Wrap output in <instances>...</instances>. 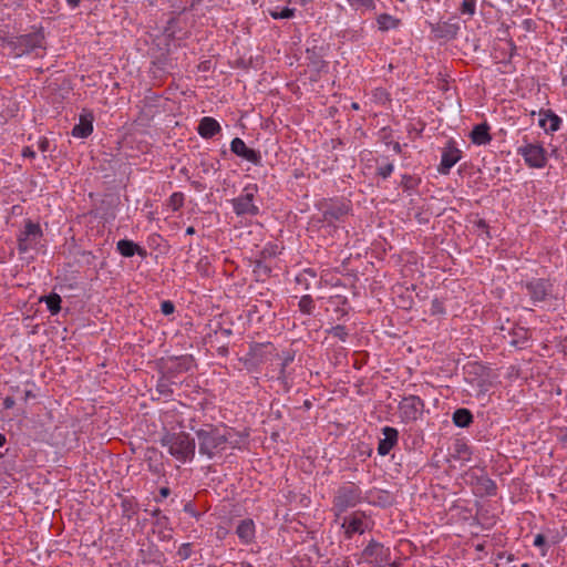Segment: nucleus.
Returning <instances> with one entry per match:
<instances>
[{"label":"nucleus","instance_id":"obj_50","mask_svg":"<svg viewBox=\"0 0 567 567\" xmlns=\"http://www.w3.org/2000/svg\"><path fill=\"white\" fill-rule=\"evenodd\" d=\"M478 225H480V227H484L485 223L483 220H480Z\"/></svg>","mask_w":567,"mask_h":567},{"label":"nucleus","instance_id":"obj_13","mask_svg":"<svg viewBox=\"0 0 567 567\" xmlns=\"http://www.w3.org/2000/svg\"><path fill=\"white\" fill-rule=\"evenodd\" d=\"M460 158L461 152L456 147L450 145L443 151L439 171L442 174H447L449 171L460 161Z\"/></svg>","mask_w":567,"mask_h":567},{"label":"nucleus","instance_id":"obj_26","mask_svg":"<svg viewBox=\"0 0 567 567\" xmlns=\"http://www.w3.org/2000/svg\"><path fill=\"white\" fill-rule=\"evenodd\" d=\"M299 309L301 312L306 313V315H310L312 312V309H313V299L311 298V296L309 295H306V296H302L299 300Z\"/></svg>","mask_w":567,"mask_h":567},{"label":"nucleus","instance_id":"obj_27","mask_svg":"<svg viewBox=\"0 0 567 567\" xmlns=\"http://www.w3.org/2000/svg\"><path fill=\"white\" fill-rule=\"evenodd\" d=\"M328 332L342 341H344L346 338L348 337L346 328L340 324L332 327Z\"/></svg>","mask_w":567,"mask_h":567},{"label":"nucleus","instance_id":"obj_38","mask_svg":"<svg viewBox=\"0 0 567 567\" xmlns=\"http://www.w3.org/2000/svg\"><path fill=\"white\" fill-rule=\"evenodd\" d=\"M49 145H50L49 141H48L47 138H42V140H40V142H39V150H40L41 152H47V151H48V148H49Z\"/></svg>","mask_w":567,"mask_h":567},{"label":"nucleus","instance_id":"obj_29","mask_svg":"<svg viewBox=\"0 0 567 567\" xmlns=\"http://www.w3.org/2000/svg\"><path fill=\"white\" fill-rule=\"evenodd\" d=\"M350 6L354 9L364 8V9H373V0H348Z\"/></svg>","mask_w":567,"mask_h":567},{"label":"nucleus","instance_id":"obj_23","mask_svg":"<svg viewBox=\"0 0 567 567\" xmlns=\"http://www.w3.org/2000/svg\"><path fill=\"white\" fill-rule=\"evenodd\" d=\"M117 250L124 257H132L135 252H140L141 248L131 240L122 239L117 243Z\"/></svg>","mask_w":567,"mask_h":567},{"label":"nucleus","instance_id":"obj_11","mask_svg":"<svg viewBox=\"0 0 567 567\" xmlns=\"http://www.w3.org/2000/svg\"><path fill=\"white\" fill-rule=\"evenodd\" d=\"M349 206L344 203H330L322 212V220L332 225L334 221L340 220L342 217L348 215Z\"/></svg>","mask_w":567,"mask_h":567},{"label":"nucleus","instance_id":"obj_2","mask_svg":"<svg viewBox=\"0 0 567 567\" xmlns=\"http://www.w3.org/2000/svg\"><path fill=\"white\" fill-rule=\"evenodd\" d=\"M161 443L167 446L169 454L179 461L193 458L195 454V441L185 432L167 433Z\"/></svg>","mask_w":567,"mask_h":567},{"label":"nucleus","instance_id":"obj_43","mask_svg":"<svg viewBox=\"0 0 567 567\" xmlns=\"http://www.w3.org/2000/svg\"><path fill=\"white\" fill-rule=\"evenodd\" d=\"M169 493H171V491H169L168 487H162L159 489V494H161L162 497H167L169 495Z\"/></svg>","mask_w":567,"mask_h":567},{"label":"nucleus","instance_id":"obj_24","mask_svg":"<svg viewBox=\"0 0 567 567\" xmlns=\"http://www.w3.org/2000/svg\"><path fill=\"white\" fill-rule=\"evenodd\" d=\"M41 300L45 301L48 309L52 315H56L61 310L62 299L58 293L52 292L49 296L41 298Z\"/></svg>","mask_w":567,"mask_h":567},{"label":"nucleus","instance_id":"obj_48","mask_svg":"<svg viewBox=\"0 0 567 567\" xmlns=\"http://www.w3.org/2000/svg\"><path fill=\"white\" fill-rule=\"evenodd\" d=\"M148 453H152V454H154V455H156V454H157V452H156V450H155V449L148 450Z\"/></svg>","mask_w":567,"mask_h":567},{"label":"nucleus","instance_id":"obj_17","mask_svg":"<svg viewBox=\"0 0 567 567\" xmlns=\"http://www.w3.org/2000/svg\"><path fill=\"white\" fill-rule=\"evenodd\" d=\"M471 140L474 144L477 145L488 144L492 140L489 134V126L486 123L474 126L471 132Z\"/></svg>","mask_w":567,"mask_h":567},{"label":"nucleus","instance_id":"obj_37","mask_svg":"<svg viewBox=\"0 0 567 567\" xmlns=\"http://www.w3.org/2000/svg\"><path fill=\"white\" fill-rule=\"evenodd\" d=\"M295 10L290 8H285L282 11L279 12L280 19H289L293 16Z\"/></svg>","mask_w":567,"mask_h":567},{"label":"nucleus","instance_id":"obj_12","mask_svg":"<svg viewBox=\"0 0 567 567\" xmlns=\"http://www.w3.org/2000/svg\"><path fill=\"white\" fill-rule=\"evenodd\" d=\"M522 155L532 167H543L546 163L545 151L539 145H527L522 148Z\"/></svg>","mask_w":567,"mask_h":567},{"label":"nucleus","instance_id":"obj_47","mask_svg":"<svg viewBox=\"0 0 567 567\" xmlns=\"http://www.w3.org/2000/svg\"><path fill=\"white\" fill-rule=\"evenodd\" d=\"M271 17H272L274 19H280V17H279V12H271Z\"/></svg>","mask_w":567,"mask_h":567},{"label":"nucleus","instance_id":"obj_15","mask_svg":"<svg viewBox=\"0 0 567 567\" xmlns=\"http://www.w3.org/2000/svg\"><path fill=\"white\" fill-rule=\"evenodd\" d=\"M384 439H382L378 446V452L380 455H386L391 449L398 442V430L394 427L385 426L383 429Z\"/></svg>","mask_w":567,"mask_h":567},{"label":"nucleus","instance_id":"obj_30","mask_svg":"<svg viewBox=\"0 0 567 567\" xmlns=\"http://www.w3.org/2000/svg\"><path fill=\"white\" fill-rule=\"evenodd\" d=\"M35 244L31 240L25 239L21 235L18 238V250L20 252H27L30 248H32Z\"/></svg>","mask_w":567,"mask_h":567},{"label":"nucleus","instance_id":"obj_5","mask_svg":"<svg viewBox=\"0 0 567 567\" xmlns=\"http://www.w3.org/2000/svg\"><path fill=\"white\" fill-rule=\"evenodd\" d=\"M363 558L378 567H391L390 549L382 544L371 540L362 553Z\"/></svg>","mask_w":567,"mask_h":567},{"label":"nucleus","instance_id":"obj_10","mask_svg":"<svg viewBox=\"0 0 567 567\" xmlns=\"http://www.w3.org/2000/svg\"><path fill=\"white\" fill-rule=\"evenodd\" d=\"M550 288V282L545 279H534L526 284V289L534 302L544 301Z\"/></svg>","mask_w":567,"mask_h":567},{"label":"nucleus","instance_id":"obj_49","mask_svg":"<svg viewBox=\"0 0 567 567\" xmlns=\"http://www.w3.org/2000/svg\"><path fill=\"white\" fill-rule=\"evenodd\" d=\"M352 107H353L354 110H358V109H359L358 103H352Z\"/></svg>","mask_w":567,"mask_h":567},{"label":"nucleus","instance_id":"obj_34","mask_svg":"<svg viewBox=\"0 0 567 567\" xmlns=\"http://www.w3.org/2000/svg\"><path fill=\"white\" fill-rule=\"evenodd\" d=\"M152 458H153L152 455H150L147 458L150 470L155 474L162 473L164 470L163 463H152Z\"/></svg>","mask_w":567,"mask_h":567},{"label":"nucleus","instance_id":"obj_7","mask_svg":"<svg viewBox=\"0 0 567 567\" xmlns=\"http://www.w3.org/2000/svg\"><path fill=\"white\" fill-rule=\"evenodd\" d=\"M424 408L423 401L415 395L404 398L399 406L400 416L404 422L417 420Z\"/></svg>","mask_w":567,"mask_h":567},{"label":"nucleus","instance_id":"obj_52","mask_svg":"<svg viewBox=\"0 0 567 567\" xmlns=\"http://www.w3.org/2000/svg\"><path fill=\"white\" fill-rule=\"evenodd\" d=\"M522 567H529V565L528 564H523Z\"/></svg>","mask_w":567,"mask_h":567},{"label":"nucleus","instance_id":"obj_36","mask_svg":"<svg viewBox=\"0 0 567 567\" xmlns=\"http://www.w3.org/2000/svg\"><path fill=\"white\" fill-rule=\"evenodd\" d=\"M174 303L172 301H163L161 305V310L164 315H171L174 312Z\"/></svg>","mask_w":567,"mask_h":567},{"label":"nucleus","instance_id":"obj_1","mask_svg":"<svg viewBox=\"0 0 567 567\" xmlns=\"http://www.w3.org/2000/svg\"><path fill=\"white\" fill-rule=\"evenodd\" d=\"M196 435L199 453L207 455L209 458L224 451L228 442L227 432L213 425H206L204 429L196 431Z\"/></svg>","mask_w":567,"mask_h":567},{"label":"nucleus","instance_id":"obj_44","mask_svg":"<svg viewBox=\"0 0 567 567\" xmlns=\"http://www.w3.org/2000/svg\"><path fill=\"white\" fill-rule=\"evenodd\" d=\"M66 2L70 7L76 8L80 4L81 0H66Z\"/></svg>","mask_w":567,"mask_h":567},{"label":"nucleus","instance_id":"obj_40","mask_svg":"<svg viewBox=\"0 0 567 567\" xmlns=\"http://www.w3.org/2000/svg\"><path fill=\"white\" fill-rule=\"evenodd\" d=\"M13 405H14V399H13V398H11V396H7V398L3 400V406H4L6 409H11V408H13Z\"/></svg>","mask_w":567,"mask_h":567},{"label":"nucleus","instance_id":"obj_51","mask_svg":"<svg viewBox=\"0 0 567 567\" xmlns=\"http://www.w3.org/2000/svg\"><path fill=\"white\" fill-rule=\"evenodd\" d=\"M25 395H27V396H30V395H31V392H30V391H27Z\"/></svg>","mask_w":567,"mask_h":567},{"label":"nucleus","instance_id":"obj_41","mask_svg":"<svg viewBox=\"0 0 567 567\" xmlns=\"http://www.w3.org/2000/svg\"><path fill=\"white\" fill-rule=\"evenodd\" d=\"M22 156H24V157H34L35 153H34V151L31 147L27 146L22 151Z\"/></svg>","mask_w":567,"mask_h":567},{"label":"nucleus","instance_id":"obj_14","mask_svg":"<svg viewBox=\"0 0 567 567\" xmlns=\"http://www.w3.org/2000/svg\"><path fill=\"white\" fill-rule=\"evenodd\" d=\"M93 114L86 112L81 114L80 122L72 130V135L75 137H87L93 131Z\"/></svg>","mask_w":567,"mask_h":567},{"label":"nucleus","instance_id":"obj_8","mask_svg":"<svg viewBox=\"0 0 567 567\" xmlns=\"http://www.w3.org/2000/svg\"><path fill=\"white\" fill-rule=\"evenodd\" d=\"M246 193L231 200L234 210L237 215H250L255 216L258 214V207L252 203L254 193L249 192V188L245 189Z\"/></svg>","mask_w":567,"mask_h":567},{"label":"nucleus","instance_id":"obj_46","mask_svg":"<svg viewBox=\"0 0 567 567\" xmlns=\"http://www.w3.org/2000/svg\"><path fill=\"white\" fill-rule=\"evenodd\" d=\"M6 443V436L3 434H0V446H2Z\"/></svg>","mask_w":567,"mask_h":567},{"label":"nucleus","instance_id":"obj_9","mask_svg":"<svg viewBox=\"0 0 567 567\" xmlns=\"http://www.w3.org/2000/svg\"><path fill=\"white\" fill-rule=\"evenodd\" d=\"M230 151L237 156L243 157L255 165H259L261 162L260 153L247 147L245 142L239 137H235L231 141Z\"/></svg>","mask_w":567,"mask_h":567},{"label":"nucleus","instance_id":"obj_32","mask_svg":"<svg viewBox=\"0 0 567 567\" xmlns=\"http://www.w3.org/2000/svg\"><path fill=\"white\" fill-rule=\"evenodd\" d=\"M183 194L182 193H174L171 196V205L173 206L174 210H177L183 205Z\"/></svg>","mask_w":567,"mask_h":567},{"label":"nucleus","instance_id":"obj_42","mask_svg":"<svg viewBox=\"0 0 567 567\" xmlns=\"http://www.w3.org/2000/svg\"><path fill=\"white\" fill-rule=\"evenodd\" d=\"M153 516L158 517L157 524H161L162 520H167V517H159L161 511L158 508L154 509L152 513Z\"/></svg>","mask_w":567,"mask_h":567},{"label":"nucleus","instance_id":"obj_6","mask_svg":"<svg viewBox=\"0 0 567 567\" xmlns=\"http://www.w3.org/2000/svg\"><path fill=\"white\" fill-rule=\"evenodd\" d=\"M468 477L471 480V484L474 486L475 492L483 495H495L496 494V484L493 480H491L483 470L472 471L468 473Z\"/></svg>","mask_w":567,"mask_h":567},{"label":"nucleus","instance_id":"obj_39","mask_svg":"<svg viewBox=\"0 0 567 567\" xmlns=\"http://www.w3.org/2000/svg\"><path fill=\"white\" fill-rule=\"evenodd\" d=\"M546 542V538L544 535L542 534H538L536 535L535 539H534V545L535 546H543Z\"/></svg>","mask_w":567,"mask_h":567},{"label":"nucleus","instance_id":"obj_33","mask_svg":"<svg viewBox=\"0 0 567 567\" xmlns=\"http://www.w3.org/2000/svg\"><path fill=\"white\" fill-rule=\"evenodd\" d=\"M393 172V165L391 163H388L383 166H380L378 168V174L380 176H382L383 178H386L391 175V173Z\"/></svg>","mask_w":567,"mask_h":567},{"label":"nucleus","instance_id":"obj_16","mask_svg":"<svg viewBox=\"0 0 567 567\" xmlns=\"http://www.w3.org/2000/svg\"><path fill=\"white\" fill-rule=\"evenodd\" d=\"M197 131L202 137L212 138L220 132V125L215 118L205 116L200 120Z\"/></svg>","mask_w":567,"mask_h":567},{"label":"nucleus","instance_id":"obj_4","mask_svg":"<svg viewBox=\"0 0 567 567\" xmlns=\"http://www.w3.org/2000/svg\"><path fill=\"white\" fill-rule=\"evenodd\" d=\"M44 35L41 32H34L21 35L11 42L17 56L28 54L35 49H44Z\"/></svg>","mask_w":567,"mask_h":567},{"label":"nucleus","instance_id":"obj_20","mask_svg":"<svg viewBox=\"0 0 567 567\" xmlns=\"http://www.w3.org/2000/svg\"><path fill=\"white\" fill-rule=\"evenodd\" d=\"M236 534L238 537L245 542L249 543L254 538L255 535V525L252 520L245 519L239 523V525L236 528Z\"/></svg>","mask_w":567,"mask_h":567},{"label":"nucleus","instance_id":"obj_22","mask_svg":"<svg viewBox=\"0 0 567 567\" xmlns=\"http://www.w3.org/2000/svg\"><path fill=\"white\" fill-rule=\"evenodd\" d=\"M453 422L458 427H467L473 422V415L467 409H457L453 414Z\"/></svg>","mask_w":567,"mask_h":567},{"label":"nucleus","instance_id":"obj_19","mask_svg":"<svg viewBox=\"0 0 567 567\" xmlns=\"http://www.w3.org/2000/svg\"><path fill=\"white\" fill-rule=\"evenodd\" d=\"M543 117L539 120V125L546 132H556L560 125V118L554 114L550 110L543 113Z\"/></svg>","mask_w":567,"mask_h":567},{"label":"nucleus","instance_id":"obj_45","mask_svg":"<svg viewBox=\"0 0 567 567\" xmlns=\"http://www.w3.org/2000/svg\"><path fill=\"white\" fill-rule=\"evenodd\" d=\"M194 233H195L194 227H188V228L186 229V234H187V235H193Z\"/></svg>","mask_w":567,"mask_h":567},{"label":"nucleus","instance_id":"obj_21","mask_svg":"<svg viewBox=\"0 0 567 567\" xmlns=\"http://www.w3.org/2000/svg\"><path fill=\"white\" fill-rule=\"evenodd\" d=\"M28 240L37 244L38 240L42 237V230L39 224H34L31 220H28L24 226V230L20 234Z\"/></svg>","mask_w":567,"mask_h":567},{"label":"nucleus","instance_id":"obj_31","mask_svg":"<svg viewBox=\"0 0 567 567\" xmlns=\"http://www.w3.org/2000/svg\"><path fill=\"white\" fill-rule=\"evenodd\" d=\"M293 360V357L288 354L285 359H284V362L281 363V369H280V375H279V380H281V382L286 385L287 384V375H286V368L287 365Z\"/></svg>","mask_w":567,"mask_h":567},{"label":"nucleus","instance_id":"obj_3","mask_svg":"<svg viewBox=\"0 0 567 567\" xmlns=\"http://www.w3.org/2000/svg\"><path fill=\"white\" fill-rule=\"evenodd\" d=\"M361 491L355 485L342 486L334 497V507L338 513L346 512L361 502Z\"/></svg>","mask_w":567,"mask_h":567},{"label":"nucleus","instance_id":"obj_25","mask_svg":"<svg viewBox=\"0 0 567 567\" xmlns=\"http://www.w3.org/2000/svg\"><path fill=\"white\" fill-rule=\"evenodd\" d=\"M379 28L383 31L395 28L399 24V20L394 19L390 14L383 13L378 18Z\"/></svg>","mask_w":567,"mask_h":567},{"label":"nucleus","instance_id":"obj_28","mask_svg":"<svg viewBox=\"0 0 567 567\" xmlns=\"http://www.w3.org/2000/svg\"><path fill=\"white\" fill-rule=\"evenodd\" d=\"M475 0H463L461 12L463 14L473 16L475 13Z\"/></svg>","mask_w":567,"mask_h":567},{"label":"nucleus","instance_id":"obj_18","mask_svg":"<svg viewBox=\"0 0 567 567\" xmlns=\"http://www.w3.org/2000/svg\"><path fill=\"white\" fill-rule=\"evenodd\" d=\"M364 520L362 515L354 513L349 519H344L342 526L346 527V533L351 536L353 533L362 534L364 532Z\"/></svg>","mask_w":567,"mask_h":567},{"label":"nucleus","instance_id":"obj_35","mask_svg":"<svg viewBox=\"0 0 567 567\" xmlns=\"http://www.w3.org/2000/svg\"><path fill=\"white\" fill-rule=\"evenodd\" d=\"M254 271L257 272L259 276H261V275L267 276L270 272V268H268L266 265H264L262 261H257L255 265Z\"/></svg>","mask_w":567,"mask_h":567}]
</instances>
